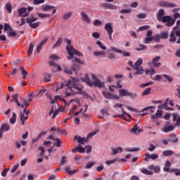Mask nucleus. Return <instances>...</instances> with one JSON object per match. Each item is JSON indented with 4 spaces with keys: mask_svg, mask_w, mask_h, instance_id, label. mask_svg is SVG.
<instances>
[{
    "mask_svg": "<svg viewBox=\"0 0 180 180\" xmlns=\"http://www.w3.org/2000/svg\"><path fill=\"white\" fill-rule=\"evenodd\" d=\"M65 86L67 88V90L65 91L66 96H71V95H75L76 94H80V95L85 94V91L82 90L84 87L79 84V80L77 78L71 77L66 84L60 83V84L58 86L56 92H58L60 89H63Z\"/></svg>",
    "mask_w": 180,
    "mask_h": 180,
    "instance_id": "1",
    "label": "nucleus"
},
{
    "mask_svg": "<svg viewBox=\"0 0 180 180\" xmlns=\"http://www.w3.org/2000/svg\"><path fill=\"white\" fill-rule=\"evenodd\" d=\"M13 101L17 103V106L18 108H22L24 109L23 111H20V120L21 122L22 126H25L26 124V120L29 119V113H30V110H27V108L30 106V103L26 101V99L22 97H19L20 101L18 100V94H15L13 96Z\"/></svg>",
    "mask_w": 180,
    "mask_h": 180,
    "instance_id": "2",
    "label": "nucleus"
},
{
    "mask_svg": "<svg viewBox=\"0 0 180 180\" xmlns=\"http://www.w3.org/2000/svg\"><path fill=\"white\" fill-rule=\"evenodd\" d=\"M156 18L159 22H162L166 23L167 27H171L175 25V20H172V16L165 15V11L164 9H160L156 13Z\"/></svg>",
    "mask_w": 180,
    "mask_h": 180,
    "instance_id": "3",
    "label": "nucleus"
},
{
    "mask_svg": "<svg viewBox=\"0 0 180 180\" xmlns=\"http://www.w3.org/2000/svg\"><path fill=\"white\" fill-rule=\"evenodd\" d=\"M91 79L94 82L91 81V79H89V76L86 75L84 78L82 79L84 82H86L89 86H97L98 88H103L105 86V84L103 82H101V80L98 79L96 75L94 74L91 75Z\"/></svg>",
    "mask_w": 180,
    "mask_h": 180,
    "instance_id": "4",
    "label": "nucleus"
},
{
    "mask_svg": "<svg viewBox=\"0 0 180 180\" xmlns=\"http://www.w3.org/2000/svg\"><path fill=\"white\" fill-rule=\"evenodd\" d=\"M65 42L68 46H66V50L69 56L68 57V60H72L74 56H78V57H84V54L74 48V46L71 45V41L70 39H65Z\"/></svg>",
    "mask_w": 180,
    "mask_h": 180,
    "instance_id": "5",
    "label": "nucleus"
},
{
    "mask_svg": "<svg viewBox=\"0 0 180 180\" xmlns=\"http://www.w3.org/2000/svg\"><path fill=\"white\" fill-rule=\"evenodd\" d=\"M129 65L136 71L134 72V75H143L144 74V69L141 66L143 65V58H139L134 65H133V61L130 60Z\"/></svg>",
    "mask_w": 180,
    "mask_h": 180,
    "instance_id": "6",
    "label": "nucleus"
},
{
    "mask_svg": "<svg viewBox=\"0 0 180 180\" xmlns=\"http://www.w3.org/2000/svg\"><path fill=\"white\" fill-rule=\"evenodd\" d=\"M159 6H161L162 8H176L178 5L167 1H161L159 2Z\"/></svg>",
    "mask_w": 180,
    "mask_h": 180,
    "instance_id": "7",
    "label": "nucleus"
},
{
    "mask_svg": "<svg viewBox=\"0 0 180 180\" xmlns=\"http://www.w3.org/2000/svg\"><path fill=\"white\" fill-rule=\"evenodd\" d=\"M110 50L112 51H115V53H120L122 54L123 57H130V53L126 52V51H122L121 49H118L115 46H111Z\"/></svg>",
    "mask_w": 180,
    "mask_h": 180,
    "instance_id": "8",
    "label": "nucleus"
},
{
    "mask_svg": "<svg viewBox=\"0 0 180 180\" xmlns=\"http://www.w3.org/2000/svg\"><path fill=\"white\" fill-rule=\"evenodd\" d=\"M102 94L106 99H119V96H115L112 93L105 91H103Z\"/></svg>",
    "mask_w": 180,
    "mask_h": 180,
    "instance_id": "9",
    "label": "nucleus"
},
{
    "mask_svg": "<svg viewBox=\"0 0 180 180\" xmlns=\"http://www.w3.org/2000/svg\"><path fill=\"white\" fill-rule=\"evenodd\" d=\"M110 150H112L111 155H116V154H119L123 151L122 147L111 148Z\"/></svg>",
    "mask_w": 180,
    "mask_h": 180,
    "instance_id": "10",
    "label": "nucleus"
},
{
    "mask_svg": "<svg viewBox=\"0 0 180 180\" xmlns=\"http://www.w3.org/2000/svg\"><path fill=\"white\" fill-rule=\"evenodd\" d=\"M79 153L80 154H82L85 153V148L81 146L80 145L76 146L74 149H72V153Z\"/></svg>",
    "mask_w": 180,
    "mask_h": 180,
    "instance_id": "11",
    "label": "nucleus"
},
{
    "mask_svg": "<svg viewBox=\"0 0 180 180\" xmlns=\"http://www.w3.org/2000/svg\"><path fill=\"white\" fill-rule=\"evenodd\" d=\"M122 106H123L122 104L116 103L115 105H114L113 108H120L123 115H125V116H127V117L131 119V115H130V114H129L126 111H124V109L122 108Z\"/></svg>",
    "mask_w": 180,
    "mask_h": 180,
    "instance_id": "12",
    "label": "nucleus"
},
{
    "mask_svg": "<svg viewBox=\"0 0 180 180\" xmlns=\"http://www.w3.org/2000/svg\"><path fill=\"white\" fill-rule=\"evenodd\" d=\"M82 20L86 22V23H91V18H89V16L84 12L82 11L80 13Z\"/></svg>",
    "mask_w": 180,
    "mask_h": 180,
    "instance_id": "13",
    "label": "nucleus"
},
{
    "mask_svg": "<svg viewBox=\"0 0 180 180\" xmlns=\"http://www.w3.org/2000/svg\"><path fill=\"white\" fill-rule=\"evenodd\" d=\"M173 122H176L175 124V126H177V127H179L180 126V116L178 117V114L173 113Z\"/></svg>",
    "mask_w": 180,
    "mask_h": 180,
    "instance_id": "14",
    "label": "nucleus"
},
{
    "mask_svg": "<svg viewBox=\"0 0 180 180\" xmlns=\"http://www.w3.org/2000/svg\"><path fill=\"white\" fill-rule=\"evenodd\" d=\"M131 133H134V134H140L143 131L142 129H139L137 124L134 125V127L130 130Z\"/></svg>",
    "mask_w": 180,
    "mask_h": 180,
    "instance_id": "15",
    "label": "nucleus"
},
{
    "mask_svg": "<svg viewBox=\"0 0 180 180\" xmlns=\"http://www.w3.org/2000/svg\"><path fill=\"white\" fill-rule=\"evenodd\" d=\"M63 71L64 72H65L66 74H69V75H72V72L75 71V68L74 67H70V68L67 66H65L63 68Z\"/></svg>",
    "mask_w": 180,
    "mask_h": 180,
    "instance_id": "16",
    "label": "nucleus"
},
{
    "mask_svg": "<svg viewBox=\"0 0 180 180\" xmlns=\"http://www.w3.org/2000/svg\"><path fill=\"white\" fill-rule=\"evenodd\" d=\"M104 29L106 30V31L108 32V34L113 33V26H112V23L110 22L105 24Z\"/></svg>",
    "mask_w": 180,
    "mask_h": 180,
    "instance_id": "17",
    "label": "nucleus"
},
{
    "mask_svg": "<svg viewBox=\"0 0 180 180\" xmlns=\"http://www.w3.org/2000/svg\"><path fill=\"white\" fill-rule=\"evenodd\" d=\"M75 140H77L79 144H85V142H86V138H82L78 136H75Z\"/></svg>",
    "mask_w": 180,
    "mask_h": 180,
    "instance_id": "18",
    "label": "nucleus"
},
{
    "mask_svg": "<svg viewBox=\"0 0 180 180\" xmlns=\"http://www.w3.org/2000/svg\"><path fill=\"white\" fill-rule=\"evenodd\" d=\"M49 65H51V67H53L54 68H57L56 71H63L61 67L53 60L49 63Z\"/></svg>",
    "mask_w": 180,
    "mask_h": 180,
    "instance_id": "19",
    "label": "nucleus"
},
{
    "mask_svg": "<svg viewBox=\"0 0 180 180\" xmlns=\"http://www.w3.org/2000/svg\"><path fill=\"white\" fill-rule=\"evenodd\" d=\"M175 31H172L169 35V41L170 43H175L176 41V37H175Z\"/></svg>",
    "mask_w": 180,
    "mask_h": 180,
    "instance_id": "20",
    "label": "nucleus"
},
{
    "mask_svg": "<svg viewBox=\"0 0 180 180\" xmlns=\"http://www.w3.org/2000/svg\"><path fill=\"white\" fill-rule=\"evenodd\" d=\"M63 44V38L59 37L56 42L54 44V45L52 46V49L54 50V49H57V47H60Z\"/></svg>",
    "mask_w": 180,
    "mask_h": 180,
    "instance_id": "21",
    "label": "nucleus"
},
{
    "mask_svg": "<svg viewBox=\"0 0 180 180\" xmlns=\"http://www.w3.org/2000/svg\"><path fill=\"white\" fill-rule=\"evenodd\" d=\"M70 166H65V171L68 172V175H74V174H77L78 172V170H70Z\"/></svg>",
    "mask_w": 180,
    "mask_h": 180,
    "instance_id": "22",
    "label": "nucleus"
},
{
    "mask_svg": "<svg viewBox=\"0 0 180 180\" xmlns=\"http://www.w3.org/2000/svg\"><path fill=\"white\" fill-rule=\"evenodd\" d=\"M160 56H156L153 59V64L154 65V67H160V65H161V63H158V61H160Z\"/></svg>",
    "mask_w": 180,
    "mask_h": 180,
    "instance_id": "23",
    "label": "nucleus"
},
{
    "mask_svg": "<svg viewBox=\"0 0 180 180\" xmlns=\"http://www.w3.org/2000/svg\"><path fill=\"white\" fill-rule=\"evenodd\" d=\"M20 70L21 71V74L22 75V79H26V77H27V70H26L23 66L20 68Z\"/></svg>",
    "mask_w": 180,
    "mask_h": 180,
    "instance_id": "24",
    "label": "nucleus"
},
{
    "mask_svg": "<svg viewBox=\"0 0 180 180\" xmlns=\"http://www.w3.org/2000/svg\"><path fill=\"white\" fill-rule=\"evenodd\" d=\"M37 18H34L33 16L32 17H28L26 19V22L27 23H28L29 25H32V23H34V22H36L37 20Z\"/></svg>",
    "mask_w": 180,
    "mask_h": 180,
    "instance_id": "25",
    "label": "nucleus"
},
{
    "mask_svg": "<svg viewBox=\"0 0 180 180\" xmlns=\"http://www.w3.org/2000/svg\"><path fill=\"white\" fill-rule=\"evenodd\" d=\"M18 72V68H13L12 71H10L8 72L7 76L8 78H12L13 75H16V73Z\"/></svg>",
    "mask_w": 180,
    "mask_h": 180,
    "instance_id": "26",
    "label": "nucleus"
},
{
    "mask_svg": "<svg viewBox=\"0 0 180 180\" xmlns=\"http://www.w3.org/2000/svg\"><path fill=\"white\" fill-rule=\"evenodd\" d=\"M175 129V127H174V125H169V126H167L164 128L163 131L165 133H169V131H174Z\"/></svg>",
    "mask_w": 180,
    "mask_h": 180,
    "instance_id": "27",
    "label": "nucleus"
},
{
    "mask_svg": "<svg viewBox=\"0 0 180 180\" xmlns=\"http://www.w3.org/2000/svg\"><path fill=\"white\" fill-rule=\"evenodd\" d=\"M169 34H168V32H162L160 35H158L157 37L158 39H165L168 37Z\"/></svg>",
    "mask_w": 180,
    "mask_h": 180,
    "instance_id": "28",
    "label": "nucleus"
},
{
    "mask_svg": "<svg viewBox=\"0 0 180 180\" xmlns=\"http://www.w3.org/2000/svg\"><path fill=\"white\" fill-rule=\"evenodd\" d=\"M178 138H176V134H171L170 139H169V143H178Z\"/></svg>",
    "mask_w": 180,
    "mask_h": 180,
    "instance_id": "29",
    "label": "nucleus"
},
{
    "mask_svg": "<svg viewBox=\"0 0 180 180\" xmlns=\"http://www.w3.org/2000/svg\"><path fill=\"white\" fill-rule=\"evenodd\" d=\"M27 11V8L25 7H22L20 8H18V16H23L25 15V13Z\"/></svg>",
    "mask_w": 180,
    "mask_h": 180,
    "instance_id": "30",
    "label": "nucleus"
},
{
    "mask_svg": "<svg viewBox=\"0 0 180 180\" xmlns=\"http://www.w3.org/2000/svg\"><path fill=\"white\" fill-rule=\"evenodd\" d=\"M54 8H56L54 6L45 5L42 7V11L44 12H49L50 9H54Z\"/></svg>",
    "mask_w": 180,
    "mask_h": 180,
    "instance_id": "31",
    "label": "nucleus"
},
{
    "mask_svg": "<svg viewBox=\"0 0 180 180\" xmlns=\"http://www.w3.org/2000/svg\"><path fill=\"white\" fill-rule=\"evenodd\" d=\"M146 157L147 158L150 159V160H157V158H158V154L155 153V154H153V155H150L149 153H147L146 155Z\"/></svg>",
    "mask_w": 180,
    "mask_h": 180,
    "instance_id": "32",
    "label": "nucleus"
},
{
    "mask_svg": "<svg viewBox=\"0 0 180 180\" xmlns=\"http://www.w3.org/2000/svg\"><path fill=\"white\" fill-rule=\"evenodd\" d=\"M33 49H34V43H31L28 49V57L33 54Z\"/></svg>",
    "mask_w": 180,
    "mask_h": 180,
    "instance_id": "33",
    "label": "nucleus"
},
{
    "mask_svg": "<svg viewBox=\"0 0 180 180\" xmlns=\"http://www.w3.org/2000/svg\"><path fill=\"white\" fill-rule=\"evenodd\" d=\"M16 117H17L16 113L13 112L12 117L10 119L11 124H15V123H16Z\"/></svg>",
    "mask_w": 180,
    "mask_h": 180,
    "instance_id": "34",
    "label": "nucleus"
},
{
    "mask_svg": "<svg viewBox=\"0 0 180 180\" xmlns=\"http://www.w3.org/2000/svg\"><path fill=\"white\" fill-rule=\"evenodd\" d=\"M120 96H129V92L125 89H120L119 91Z\"/></svg>",
    "mask_w": 180,
    "mask_h": 180,
    "instance_id": "35",
    "label": "nucleus"
},
{
    "mask_svg": "<svg viewBox=\"0 0 180 180\" xmlns=\"http://www.w3.org/2000/svg\"><path fill=\"white\" fill-rule=\"evenodd\" d=\"M162 154L165 157H168L169 155H174V154H175V153L174 152V150H165V151H163Z\"/></svg>",
    "mask_w": 180,
    "mask_h": 180,
    "instance_id": "36",
    "label": "nucleus"
},
{
    "mask_svg": "<svg viewBox=\"0 0 180 180\" xmlns=\"http://www.w3.org/2000/svg\"><path fill=\"white\" fill-rule=\"evenodd\" d=\"M8 37H15L16 36V32L13 31V29L10 30L8 32H7Z\"/></svg>",
    "mask_w": 180,
    "mask_h": 180,
    "instance_id": "37",
    "label": "nucleus"
},
{
    "mask_svg": "<svg viewBox=\"0 0 180 180\" xmlns=\"http://www.w3.org/2000/svg\"><path fill=\"white\" fill-rule=\"evenodd\" d=\"M94 56H106V52H105V51H96L94 52Z\"/></svg>",
    "mask_w": 180,
    "mask_h": 180,
    "instance_id": "38",
    "label": "nucleus"
},
{
    "mask_svg": "<svg viewBox=\"0 0 180 180\" xmlns=\"http://www.w3.org/2000/svg\"><path fill=\"white\" fill-rule=\"evenodd\" d=\"M53 141H56V143H54L55 147H61V143H63L60 139L56 138V139H53Z\"/></svg>",
    "mask_w": 180,
    "mask_h": 180,
    "instance_id": "39",
    "label": "nucleus"
},
{
    "mask_svg": "<svg viewBox=\"0 0 180 180\" xmlns=\"http://www.w3.org/2000/svg\"><path fill=\"white\" fill-rule=\"evenodd\" d=\"M40 25V22H32V24H30L29 26L31 27V29H36L39 27Z\"/></svg>",
    "mask_w": 180,
    "mask_h": 180,
    "instance_id": "40",
    "label": "nucleus"
},
{
    "mask_svg": "<svg viewBox=\"0 0 180 180\" xmlns=\"http://www.w3.org/2000/svg\"><path fill=\"white\" fill-rule=\"evenodd\" d=\"M4 31L6 32V31H10L12 30V27H11V25L8 23L4 24V27H3Z\"/></svg>",
    "mask_w": 180,
    "mask_h": 180,
    "instance_id": "41",
    "label": "nucleus"
},
{
    "mask_svg": "<svg viewBox=\"0 0 180 180\" xmlns=\"http://www.w3.org/2000/svg\"><path fill=\"white\" fill-rule=\"evenodd\" d=\"M51 113H53V116H52V119H55L56 118V116H57V113H58V111H55L54 112V108L52 107L51 111L49 112V116L51 115Z\"/></svg>",
    "mask_w": 180,
    "mask_h": 180,
    "instance_id": "42",
    "label": "nucleus"
},
{
    "mask_svg": "<svg viewBox=\"0 0 180 180\" xmlns=\"http://www.w3.org/2000/svg\"><path fill=\"white\" fill-rule=\"evenodd\" d=\"M71 16H72V13L68 12L63 15V18L64 19V20H67V19H70Z\"/></svg>",
    "mask_w": 180,
    "mask_h": 180,
    "instance_id": "43",
    "label": "nucleus"
},
{
    "mask_svg": "<svg viewBox=\"0 0 180 180\" xmlns=\"http://www.w3.org/2000/svg\"><path fill=\"white\" fill-rule=\"evenodd\" d=\"M6 9L8 11V13H12V4H11V3L6 4Z\"/></svg>",
    "mask_w": 180,
    "mask_h": 180,
    "instance_id": "44",
    "label": "nucleus"
},
{
    "mask_svg": "<svg viewBox=\"0 0 180 180\" xmlns=\"http://www.w3.org/2000/svg\"><path fill=\"white\" fill-rule=\"evenodd\" d=\"M96 44L98 46V47H100V49H101V50H106V47L105 45H103V44H102V41H97Z\"/></svg>",
    "mask_w": 180,
    "mask_h": 180,
    "instance_id": "45",
    "label": "nucleus"
},
{
    "mask_svg": "<svg viewBox=\"0 0 180 180\" xmlns=\"http://www.w3.org/2000/svg\"><path fill=\"white\" fill-rule=\"evenodd\" d=\"M153 37H146V39L143 41V43H145V44H150V41H153Z\"/></svg>",
    "mask_w": 180,
    "mask_h": 180,
    "instance_id": "46",
    "label": "nucleus"
},
{
    "mask_svg": "<svg viewBox=\"0 0 180 180\" xmlns=\"http://www.w3.org/2000/svg\"><path fill=\"white\" fill-rule=\"evenodd\" d=\"M150 92H151V88L150 87L146 88L142 93V96H146V95H148Z\"/></svg>",
    "mask_w": 180,
    "mask_h": 180,
    "instance_id": "47",
    "label": "nucleus"
},
{
    "mask_svg": "<svg viewBox=\"0 0 180 180\" xmlns=\"http://www.w3.org/2000/svg\"><path fill=\"white\" fill-rule=\"evenodd\" d=\"M170 172H174L176 176H179V175H180V169H171Z\"/></svg>",
    "mask_w": 180,
    "mask_h": 180,
    "instance_id": "48",
    "label": "nucleus"
},
{
    "mask_svg": "<svg viewBox=\"0 0 180 180\" xmlns=\"http://www.w3.org/2000/svg\"><path fill=\"white\" fill-rule=\"evenodd\" d=\"M1 130H3V131H9V125L8 124H4L1 126Z\"/></svg>",
    "mask_w": 180,
    "mask_h": 180,
    "instance_id": "49",
    "label": "nucleus"
},
{
    "mask_svg": "<svg viewBox=\"0 0 180 180\" xmlns=\"http://www.w3.org/2000/svg\"><path fill=\"white\" fill-rule=\"evenodd\" d=\"M162 77H164L165 78V79H167L168 81V82H172V81H174L172 77H171V76H169L168 75L163 74L162 75Z\"/></svg>",
    "mask_w": 180,
    "mask_h": 180,
    "instance_id": "50",
    "label": "nucleus"
},
{
    "mask_svg": "<svg viewBox=\"0 0 180 180\" xmlns=\"http://www.w3.org/2000/svg\"><path fill=\"white\" fill-rule=\"evenodd\" d=\"M142 174H144L145 175H153V172H150V170L147 169H143L141 170Z\"/></svg>",
    "mask_w": 180,
    "mask_h": 180,
    "instance_id": "51",
    "label": "nucleus"
},
{
    "mask_svg": "<svg viewBox=\"0 0 180 180\" xmlns=\"http://www.w3.org/2000/svg\"><path fill=\"white\" fill-rule=\"evenodd\" d=\"M150 29V25H143L139 28V32H143V30H148Z\"/></svg>",
    "mask_w": 180,
    "mask_h": 180,
    "instance_id": "52",
    "label": "nucleus"
},
{
    "mask_svg": "<svg viewBox=\"0 0 180 180\" xmlns=\"http://www.w3.org/2000/svg\"><path fill=\"white\" fill-rule=\"evenodd\" d=\"M146 49H147V46L143 44H140L139 47L137 48L136 50V51H143V50H146Z\"/></svg>",
    "mask_w": 180,
    "mask_h": 180,
    "instance_id": "53",
    "label": "nucleus"
},
{
    "mask_svg": "<svg viewBox=\"0 0 180 180\" xmlns=\"http://www.w3.org/2000/svg\"><path fill=\"white\" fill-rule=\"evenodd\" d=\"M94 165H95V162H89L86 165V169H89V168H92V167L94 166Z\"/></svg>",
    "mask_w": 180,
    "mask_h": 180,
    "instance_id": "54",
    "label": "nucleus"
},
{
    "mask_svg": "<svg viewBox=\"0 0 180 180\" xmlns=\"http://www.w3.org/2000/svg\"><path fill=\"white\" fill-rule=\"evenodd\" d=\"M168 101H169V99L167 98L166 102L165 103H163L162 105L158 106V109H162V108H166L167 109L168 106Z\"/></svg>",
    "mask_w": 180,
    "mask_h": 180,
    "instance_id": "55",
    "label": "nucleus"
},
{
    "mask_svg": "<svg viewBox=\"0 0 180 180\" xmlns=\"http://www.w3.org/2000/svg\"><path fill=\"white\" fill-rule=\"evenodd\" d=\"M39 18H50L51 16V14H43L41 13H37Z\"/></svg>",
    "mask_w": 180,
    "mask_h": 180,
    "instance_id": "56",
    "label": "nucleus"
},
{
    "mask_svg": "<svg viewBox=\"0 0 180 180\" xmlns=\"http://www.w3.org/2000/svg\"><path fill=\"white\" fill-rule=\"evenodd\" d=\"M173 18L172 17V20H174V23L175 22H176V19H178V18H180V13H176L173 15Z\"/></svg>",
    "mask_w": 180,
    "mask_h": 180,
    "instance_id": "57",
    "label": "nucleus"
},
{
    "mask_svg": "<svg viewBox=\"0 0 180 180\" xmlns=\"http://www.w3.org/2000/svg\"><path fill=\"white\" fill-rule=\"evenodd\" d=\"M175 34L179 39H177V44H180V30H176L175 31Z\"/></svg>",
    "mask_w": 180,
    "mask_h": 180,
    "instance_id": "58",
    "label": "nucleus"
},
{
    "mask_svg": "<svg viewBox=\"0 0 180 180\" xmlns=\"http://www.w3.org/2000/svg\"><path fill=\"white\" fill-rule=\"evenodd\" d=\"M120 13H131V9H122L120 11Z\"/></svg>",
    "mask_w": 180,
    "mask_h": 180,
    "instance_id": "59",
    "label": "nucleus"
},
{
    "mask_svg": "<svg viewBox=\"0 0 180 180\" xmlns=\"http://www.w3.org/2000/svg\"><path fill=\"white\" fill-rule=\"evenodd\" d=\"M45 0H34L33 4L34 5H40V4H44Z\"/></svg>",
    "mask_w": 180,
    "mask_h": 180,
    "instance_id": "60",
    "label": "nucleus"
},
{
    "mask_svg": "<svg viewBox=\"0 0 180 180\" xmlns=\"http://www.w3.org/2000/svg\"><path fill=\"white\" fill-rule=\"evenodd\" d=\"M19 168V164L15 165L11 169V174H13Z\"/></svg>",
    "mask_w": 180,
    "mask_h": 180,
    "instance_id": "61",
    "label": "nucleus"
},
{
    "mask_svg": "<svg viewBox=\"0 0 180 180\" xmlns=\"http://www.w3.org/2000/svg\"><path fill=\"white\" fill-rule=\"evenodd\" d=\"M108 9H112L113 11H117V6H115L114 4H108Z\"/></svg>",
    "mask_w": 180,
    "mask_h": 180,
    "instance_id": "62",
    "label": "nucleus"
},
{
    "mask_svg": "<svg viewBox=\"0 0 180 180\" xmlns=\"http://www.w3.org/2000/svg\"><path fill=\"white\" fill-rule=\"evenodd\" d=\"M102 25V21L99 20H96L94 22V26H101Z\"/></svg>",
    "mask_w": 180,
    "mask_h": 180,
    "instance_id": "63",
    "label": "nucleus"
},
{
    "mask_svg": "<svg viewBox=\"0 0 180 180\" xmlns=\"http://www.w3.org/2000/svg\"><path fill=\"white\" fill-rule=\"evenodd\" d=\"M92 37H94V39H99L101 37V34L99 32H94Z\"/></svg>",
    "mask_w": 180,
    "mask_h": 180,
    "instance_id": "64",
    "label": "nucleus"
}]
</instances>
